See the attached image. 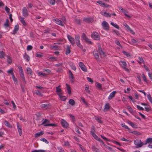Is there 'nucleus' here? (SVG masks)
<instances>
[{"mask_svg": "<svg viewBox=\"0 0 152 152\" xmlns=\"http://www.w3.org/2000/svg\"><path fill=\"white\" fill-rule=\"evenodd\" d=\"M71 46L69 45H67L66 50V55H68L71 52Z\"/></svg>", "mask_w": 152, "mask_h": 152, "instance_id": "nucleus-18", "label": "nucleus"}, {"mask_svg": "<svg viewBox=\"0 0 152 152\" xmlns=\"http://www.w3.org/2000/svg\"><path fill=\"white\" fill-rule=\"evenodd\" d=\"M115 44L118 45L119 46H120L121 48H122V46L120 44V43L118 40H116L115 41Z\"/></svg>", "mask_w": 152, "mask_h": 152, "instance_id": "nucleus-54", "label": "nucleus"}, {"mask_svg": "<svg viewBox=\"0 0 152 152\" xmlns=\"http://www.w3.org/2000/svg\"><path fill=\"white\" fill-rule=\"evenodd\" d=\"M17 126L19 135L20 136H21V134H22V129L21 126L18 123H17Z\"/></svg>", "mask_w": 152, "mask_h": 152, "instance_id": "nucleus-12", "label": "nucleus"}, {"mask_svg": "<svg viewBox=\"0 0 152 152\" xmlns=\"http://www.w3.org/2000/svg\"><path fill=\"white\" fill-rule=\"evenodd\" d=\"M51 126L53 127H56L57 126V125L55 124H47L44 125V126Z\"/></svg>", "mask_w": 152, "mask_h": 152, "instance_id": "nucleus-29", "label": "nucleus"}, {"mask_svg": "<svg viewBox=\"0 0 152 152\" xmlns=\"http://www.w3.org/2000/svg\"><path fill=\"white\" fill-rule=\"evenodd\" d=\"M20 76L22 78L23 82L25 83H26V81L25 78L24 76L23 72L22 73H20Z\"/></svg>", "mask_w": 152, "mask_h": 152, "instance_id": "nucleus-22", "label": "nucleus"}, {"mask_svg": "<svg viewBox=\"0 0 152 152\" xmlns=\"http://www.w3.org/2000/svg\"><path fill=\"white\" fill-rule=\"evenodd\" d=\"M18 67L20 73L23 72L22 67L21 66H18Z\"/></svg>", "mask_w": 152, "mask_h": 152, "instance_id": "nucleus-60", "label": "nucleus"}, {"mask_svg": "<svg viewBox=\"0 0 152 152\" xmlns=\"http://www.w3.org/2000/svg\"><path fill=\"white\" fill-rule=\"evenodd\" d=\"M83 21L87 23H89L91 21V20L89 18H85L83 19Z\"/></svg>", "mask_w": 152, "mask_h": 152, "instance_id": "nucleus-42", "label": "nucleus"}, {"mask_svg": "<svg viewBox=\"0 0 152 152\" xmlns=\"http://www.w3.org/2000/svg\"><path fill=\"white\" fill-rule=\"evenodd\" d=\"M27 71L28 74H30V75L32 74V70L30 68L28 67L27 68Z\"/></svg>", "mask_w": 152, "mask_h": 152, "instance_id": "nucleus-44", "label": "nucleus"}, {"mask_svg": "<svg viewBox=\"0 0 152 152\" xmlns=\"http://www.w3.org/2000/svg\"><path fill=\"white\" fill-rule=\"evenodd\" d=\"M69 79H70L71 82L72 83H73L74 82V78L72 73L70 70L69 71Z\"/></svg>", "mask_w": 152, "mask_h": 152, "instance_id": "nucleus-14", "label": "nucleus"}, {"mask_svg": "<svg viewBox=\"0 0 152 152\" xmlns=\"http://www.w3.org/2000/svg\"><path fill=\"white\" fill-rule=\"evenodd\" d=\"M5 53L3 51H0V58H2L4 57Z\"/></svg>", "mask_w": 152, "mask_h": 152, "instance_id": "nucleus-51", "label": "nucleus"}, {"mask_svg": "<svg viewBox=\"0 0 152 152\" xmlns=\"http://www.w3.org/2000/svg\"><path fill=\"white\" fill-rule=\"evenodd\" d=\"M69 115L70 118L72 119V121H75V118L74 116L71 114H70Z\"/></svg>", "mask_w": 152, "mask_h": 152, "instance_id": "nucleus-45", "label": "nucleus"}, {"mask_svg": "<svg viewBox=\"0 0 152 152\" xmlns=\"http://www.w3.org/2000/svg\"><path fill=\"white\" fill-rule=\"evenodd\" d=\"M61 123L62 126L64 128H67L68 126V124L64 120H62Z\"/></svg>", "mask_w": 152, "mask_h": 152, "instance_id": "nucleus-6", "label": "nucleus"}, {"mask_svg": "<svg viewBox=\"0 0 152 152\" xmlns=\"http://www.w3.org/2000/svg\"><path fill=\"white\" fill-rule=\"evenodd\" d=\"M101 117H98L97 116H95V119L99 123L102 124V121L101 119Z\"/></svg>", "mask_w": 152, "mask_h": 152, "instance_id": "nucleus-21", "label": "nucleus"}, {"mask_svg": "<svg viewBox=\"0 0 152 152\" xmlns=\"http://www.w3.org/2000/svg\"><path fill=\"white\" fill-rule=\"evenodd\" d=\"M92 149H93V151L96 152H100V151L98 148H96L95 146L94 145H92Z\"/></svg>", "mask_w": 152, "mask_h": 152, "instance_id": "nucleus-26", "label": "nucleus"}, {"mask_svg": "<svg viewBox=\"0 0 152 152\" xmlns=\"http://www.w3.org/2000/svg\"><path fill=\"white\" fill-rule=\"evenodd\" d=\"M58 46L57 45H50V48L52 49H54V50H56L58 49Z\"/></svg>", "mask_w": 152, "mask_h": 152, "instance_id": "nucleus-41", "label": "nucleus"}, {"mask_svg": "<svg viewBox=\"0 0 152 152\" xmlns=\"http://www.w3.org/2000/svg\"><path fill=\"white\" fill-rule=\"evenodd\" d=\"M147 143L151 144L152 143V138L149 137L147 138L144 142V145H146Z\"/></svg>", "mask_w": 152, "mask_h": 152, "instance_id": "nucleus-11", "label": "nucleus"}, {"mask_svg": "<svg viewBox=\"0 0 152 152\" xmlns=\"http://www.w3.org/2000/svg\"><path fill=\"white\" fill-rule=\"evenodd\" d=\"M81 37L83 38V39L84 40H85L86 39H87L88 38L86 37V35L84 33L82 34Z\"/></svg>", "mask_w": 152, "mask_h": 152, "instance_id": "nucleus-52", "label": "nucleus"}, {"mask_svg": "<svg viewBox=\"0 0 152 152\" xmlns=\"http://www.w3.org/2000/svg\"><path fill=\"white\" fill-rule=\"evenodd\" d=\"M32 47L31 45H28L27 46V50H32Z\"/></svg>", "mask_w": 152, "mask_h": 152, "instance_id": "nucleus-61", "label": "nucleus"}, {"mask_svg": "<svg viewBox=\"0 0 152 152\" xmlns=\"http://www.w3.org/2000/svg\"><path fill=\"white\" fill-rule=\"evenodd\" d=\"M40 140L41 141H42L44 142L47 144H48L49 143L48 141L46 139L44 138H42L41 139H40Z\"/></svg>", "mask_w": 152, "mask_h": 152, "instance_id": "nucleus-49", "label": "nucleus"}, {"mask_svg": "<svg viewBox=\"0 0 152 152\" xmlns=\"http://www.w3.org/2000/svg\"><path fill=\"white\" fill-rule=\"evenodd\" d=\"M42 108H47L48 106V104H41L40 106Z\"/></svg>", "mask_w": 152, "mask_h": 152, "instance_id": "nucleus-56", "label": "nucleus"}, {"mask_svg": "<svg viewBox=\"0 0 152 152\" xmlns=\"http://www.w3.org/2000/svg\"><path fill=\"white\" fill-rule=\"evenodd\" d=\"M98 50L100 55L101 56H104V53L102 51L100 45H98Z\"/></svg>", "mask_w": 152, "mask_h": 152, "instance_id": "nucleus-9", "label": "nucleus"}, {"mask_svg": "<svg viewBox=\"0 0 152 152\" xmlns=\"http://www.w3.org/2000/svg\"><path fill=\"white\" fill-rule=\"evenodd\" d=\"M50 122V121L47 119H45L44 121H43V122L42 123L39 125H43L44 126V125L47 124H48Z\"/></svg>", "mask_w": 152, "mask_h": 152, "instance_id": "nucleus-28", "label": "nucleus"}, {"mask_svg": "<svg viewBox=\"0 0 152 152\" xmlns=\"http://www.w3.org/2000/svg\"><path fill=\"white\" fill-rule=\"evenodd\" d=\"M85 90L87 92L88 94L90 93V91L89 90V87L88 86H86L85 88Z\"/></svg>", "mask_w": 152, "mask_h": 152, "instance_id": "nucleus-63", "label": "nucleus"}, {"mask_svg": "<svg viewBox=\"0 0 152 152\" xmlns=\"http://www.w3.org/2000/svg\"><path fill=\"white\" fill-rule=\"evenodd\" d=\"M79 65L82 71L85 72H86L87 71V69L86 67L83 63L82 62H79Z\"/></svg>", "mask_w": 152, "mask_h": 152, "instance_id": "nucleus-4", "label": "nucleus"}, {"mask_svg": "<svg viewBox=\"0 0 152 152\" xmlns=\"http://www.w3.org/2000/svg\"><path fill=\"white\" fill-rule=\"evenodd\" d=\"M53 21L57 24H58L62 26H64L63 23H62L61 21L59 20L57 18L55 19Z\"/></svg>", "mask_w": 152, "mask_h": 152, "instance_id": "nucleus-7", "label": "nucleus"}, {"mask_svg": "<svg viewBox=\"0 0 152 152\" xmlns=\"http://www.w3.org/2000/svg\"><path fill=\"white\" fill-rule=\"evenodd\" d=\"M79 129H80V130H81V129L78 126H77L75 127V130L76 131V132L78 133L79 134H80V133L79 131Z\"/></svg>", "mask_w": 152, "mask_h": 152, "instance_id": "nucleus-46", "label": "nucleus"}, {"mask_svg": "<svg viewBox=\"0 0 152 152\" xmlns=\"http://www.w3.org/2000/svg\"><path fill=\"white\" fill-rule=\"evenodd\" d=\"M110 6L108 4H106L104 2H103V5H102V7H109Z\"/></svg>", "mask_w": 152, "mask_h": 152, "instance_id": "nucleus-58", "label": "nucleus"}, {"mask_svg": "<svg viewBox=\"0 0 152 152\" xmlns=\"http://www.w3.org/2000/svg\"><path fill=\"white\" fill-rule=\"evenodd\" d=\"M22 13L23 16L25 17H26L28 15V13L26 7H24L22 10Z\"/></svg>", "mask_w": 152, "mask_h": 152, "instance_id": "nucleus-10", "label": "nucleus"}, {"mask_svg": "<svg viewBox=\"0 0 152 152\" xmlns=\"http://www.w3.org/2000/svg\"><path fill=\"white\" fill-rule=\"evenodd\" d=\"M129 132L133 134L136 135H139L140 134V132L135 131L130 132Z\"/></svg>", "mask_w": 152, "mask_h": 152, "instance_id": "nucleus-37", "label": "nucleus"}, {"mask_svg": "<svg viewBox=\"0 0 152 152\" xmlns=\"http://www.w3.org/2000/svg\"><path fill=\"white\" fill-rule=\"evenodd\" d=\"M127 123L128 124L131 126L132 127H135V125L133 122H131L130 121L128 120L127 121Z\"/></svg>", "mask_w": 152, "mask_h": 152, "instance_id": "nucleus-32", "label": "nucleus"}, {"mask_svg": "<svg viewBox=\"0 0 152 152\" xmlns=\"http://www.w3.org/2000/svg\"><path fill=\"white\" fill-rule=\"evenodd\" d=\"M113 32H115L117 35L118 36H120V34L119 33V32L118 31L115 30H113Z\"/></svg>", "mask_w": 152, "mask_h": 152, "instance_id": "nucleus-64", "label": "nucleus"}, {"mask_svg": "<svg viewBox=\"0 0 152 152\" xmlns=\"http://www.w3.org/2000/svg\"><path fill=\"white\" fill-rule=\"evenodd\" d=\"M102 25L104 29L107 30H108L109 26L108 23L105 21H103L102 23Z\"/></svg>", "mask_w": 152, "mask_h": 152, "instance_id": "nucleus-3", "label": "nucleus"}, {"mask_svg": "<svg viewBox=\"0 0 152 152\" xmlns=\"http://www.w3.org/2000/svg\"><path fill=\"white\" fill-rule=\"evenodd\" d=\"M19 28V26L18 25H16L15 26L14 29L13 31L12 34L14 35L18 31Z\"/></svg>", "mask_w": 152, "mask_h": 152, "instance_id": "nucleus-16", "label": "nucleus"}, {"mask_svg": "<svg viewBox=\"0 0 152 152\" xmlns=\"http://www.w3.org/2000/svg\"><path fill=\"white\" fill-rule=\"evenodd\" d=\"M91 37L94 40H99L100 39V37L99 34L96 31L94 32L91 34Z\"/></svg>", "mask_w": 152, "mask_h": 152, "instance_id": "nucleus-2", "label": "nucleus"}, {"mask_svg": "<svg viewBox=\"0 0 152 152\" xmlns=\"http://www.w3.org/2000/svg\"><path fill=\"white\" fill-rule=\"evenodd\" d=\"M67 37L71 44L72 45H74L75 44L74 38L69 35H68L67 36Z\"/></svg>", "mask_w": 152, "mask_h": 152, "instance_id": "nucleus-5", "label": "nucleus"}, {"mask_svg": "<svg viewBox=\"0 0 152 152\" xmlns=\"http://www.w3.org/2000/svg\"><path fill=\"white\" fill-rule=\"evenodd\" d=\"M58 149L59 152H64L63 149L61 147H58Z\"/></svg>", "mask_w": 152, "mask_h": 152, "instance_id": "nucleus-62", "label": "nucleus"}, {"mask_svg": "<svg viewBox=\"0 0 152 152\" xmlns=\"http://www.w3.org/2000/svg\"><path fill=\"white\" fill-rule=\"evenodd\" d=\"M134 143L136 148H139L142 147L144 145V142H142L140 139H137L134 141Z\"/></svg>", "mask_w": 152, "mask_h": 152, "instance_id": "nucleus-1", "label": "nucleus"}, {"mask_svg": "<svg viewBox=\"0 0 152 152\" xmlns=\"http://www.w3.org/2000/svg\"><path fill=\"white\" fill-rule=\"evenodd\" d=\"M101 14L107 17H111V15L110 13H107L106 12H101Z\"/></svg>", "mask_w": 152, "mask_h": 152, "instance_id": "nucleus-19", "label": "nucleus"}, {"mask_svg": "<svg viewBox=\"0 0 152 152\" xmlns=\"http://www.w3.org/2000/svg\"><path fill=\"white\" fill-rule=\"evenodd\" d=\"M96 83L97 85L96 86V87L99 90H101L102 89V85L98 82H96Z\"/></svg>", "mask_w": 152, "mask_h": 152, "instance_id": "nucleus-31", "label": "nucleus"}, {"mask_svg": "<svg viewBox=\"0 0 152 152\" xmlns=\"http://www.w3.org/2000/svg\"><path fill=\"white\" fill-rule=\"evenodd\" d=\"M75 22L78 24H80L81 23L80 20L79 19H75Z\"/></svg>", "mask_w": 152, "mask_h": 152, "instance_id": "nucleus-59", "label": "nucleus"}, {"mask_svg": "<svg viewBox=\"0 0 152 152\" xmlns=\"http://www.w3.org/2000/svg\"><path fill=\"white\" fill-rule=\"evenodd\" d=\"M4 124L7 127L11 128L12 127V126L10 125V124L7 121H5L4 122Z\"/></svg>", "mask_w": 152, "mask_h": 152, "instance_id": "nucleus-30", "label": "nucleus"}, {"mask_svg": "<svg viewBox=\"0 0 152 152\" xmlns=\"http://www.w3.org/2000/svg\"><path fill=\"white\" fill-rule=\"evenodd\" d=\"M95 131V127L93 126L92 127L91 131V134H93V133H94V132Z\"/></svg>", "mask_w": 152, "mask_h": 152, "instance_id": "nucleus-57", "label": "nucleus"}, {"mask_svg": "<svg viewBox=\"0 0 152 152\" xmlns=\"http://www.w3.org/2000/svg\"><path fill=\"white\" fill-rule=\"evenodd\" d=\"M66 88L68 91V94L70 95L71 93V88L69 85L68 84H66Z\"/></svg>", "mask_w": 152, "mask_h": 152, "instance_id": "nucleus-23", "label": "nucleus"}, {"mask_svg": "<svg viewBox=\"0 0 152 152\" xmlns=\"http://www.w3.org/2000/svg\"><path fill=\"white\" fill-rule=\"evenodd\" d=\"M39 75H41L42 77H46L47 76V74L45 73H43L42 72H39Z\"/></svg>", "mask_w": 152, "mask_h": 152, "instance_id": "nucleus-34", "label": "nucleus"}, {"mask_svg": "<svg viewBox=\"0 0 152 152\" xmlns=\"http://www.w3.org/2000/svg\"><path fill=\"white\" fill-rule=\"evenodd\" d=\"M9 20L8 19H7L5 22L4 24V26L6 27H7L9 26Z\"/></svg>", "mask_w": 152, "mask_h": 152, "instance_id": "nucleus-36", "label": "nucleus"}, {"mask_svg": "<svg viewBox=\"0 0 152 152\" xmlns=\"http://www.w3.org/2000/svg\"><path fill=\"white\" fill-rule=\"evenodd\" d=\"M142 78L144 81L147 83V80L144 74H142Z\"/></svg>", "mask_w": 152, "mask_h": 152, "instance_id": "nucleus-48", "label": "nucleus"}, {"mask_svg": "<svg viewBox=\"0 0 152 152\" xmlns=\"http://www.w3.org/2000/svg\"><path fill=\"white\" fill-rule=\"evenodd\" d=\"M80 36L79 35H75V38L77 45H79L80 43Z\"/></svg>", "mask_w": 152, "mask_h": 152, "instance_id": "nucleus-13", "label": "nucleus"}, {"mask_svg": "<svg viewBox=\"0 0 152 152\" xmlns=\"http://www.w3.org/2000/svg\"><path fill=\"white\" fill-rule=\"evenodd\" d=\"M110 107V106L109 103H107L105 104L104 105V112H106L109 110Z\"/></svg>", "mask_w": 152, "mask_h": 152, "instance_id": "nucleus-15", "label": "nucleus"}, {"mask_svg": "<svg viewBox=\"0 0 152 152\" xmlns=\"http://www.w3.org/2000/svg\"><path fill=\"white\" fill-rule=\"evenodd\" d=\"M20 21L23 25L24 26H26V23L24 19L23 18H21Z\"/></svg>", "mask_w": 152, "mask_h": 152, "instance_id": "nucleus-39", "label": "nucleus"}, {"mask_svg": "<svg viewBox=\"0 0 152 152\" xmlns=\"http://www.w3.org/2000/svg\"><path fill=\"white\" fill-rule=\"evenodd\" d=\"M64 145L66 147H69L70 146V144L69 142L67 141H65L64 142Z\"/></svg>", "mask_w": 152, "mask_h": 152, "instance_id": "nucleus-50", "label": "nucleus"}, {"mask_svg": "<svg viewBox=\"0 0 152 152\" xmlns=\"http://www.w3.org/2000/svg\"><path fill=\"white\" fill-rule=\"evenodd\" d=\"M93 54L94 55V56L95 59H96L97 60H99V56L98 54V51L97 50H94L93 52Z\"/></svg>", "mask_w": 152, "mask_h": 152, "instance_id": "nucleus-8", "label": "nucleus"}, {"mask_svg": "<svg viewBox=\"0 0 152 152\" xmlns=\"http://www.w3.org/2000/svg\"><path fill=\"white\" fill-rule=\"evenodd\" d=\"M23 57L24 59L26 61L28 62L30 60L29 56L25 53L23 55Z\"/></svg>", "mask_w": 152, "mask_h": 152, "instance_id": "nucleus-17", "label": "nucleus"}, {"mask_svg": "<svg viewBox=\"0 0 152 152\" xmlns=\"http://www.w3.org/2000/svg\"><path fill=\"white\" fill-rule=\"evenodd\" d=\"M120 62L122 64L123 68L125 67L126 66L127 64L125 61H120Z\"/></svg>", "mask_w": 152, "mask_h": 152, "instance_id": "nucleus-55", "label": "nucleus"}, {"mask_svg": "<svg viewBox=\"0 0 152 152\" xmlns=\"http://www.w3.org/2000/svg\"><path fill=\"white\" fill-rule=\"evenodd\" d=\"M91 135L96 140L99 139V137L94 133H93Z\"/></svg>", "mask_w": 152, "mask_h": 152, "instance_id": "nucleus-53", "label": "nucleus"}, {"mask_svg": "<svg viewBox=\"0 0 152 152\" xmlns=\"http://www.w3.org/2000/svg\"><path fill=\"white\" fill-rule=\"evenodd\" d=\"M60 87L61 86L59 85V86L56 87V92L57 94L58 93L62 94L61 90L60 88H59V87Z\"/></svg>", "mask_w": 152, "mask_h": 152, "instance_id": "nucleus-25", "label": "nucleus"}, {"mask_svg": "<svg viewBox=\"0 0 152 152\" xmlns=\"http://www.w3.org/2000/svg\"><path fill=\"white\" fill-rule=\"evenodd\" d=\"M122 53L125 55L126 56L129 57V56H130L131 55H130V54L129 53L126 52L125 51H122Z\"/></svg>", "mask_w": 152, "mask_h": 152, "instance_id": "nucleus-47", "label": "nucleus"}, {"mask_svg": "<svg viewBox=\"0 0 152 152\" xmlns=\"http://www.w3.org/2000/svg\"><path fill=\"white\" fill-rule=\"evenodd\" d=\"M110 24L116 28H117L118 29L119 28V26L117 24H115L113 22H111L110 23Z\"/></svg>", "mask_w": 152, "mask_h": 152, "instance_id": "nucleus-40", "label": "nucleus"}, {"mask_svg": "<svg viewBox=\"0 0 152 152\" xmlns=\"http://www.w3.org/2000/svg\"><path fill=\"white\" fill-rule=\"evenodd\" d=\"M7 62L8 64H11L12 62V59L9 56H7Z\"/></svg>", "mask_w": 152, "mask_h": 152, "instance_id": "nucleus-35", "label": "nucleus"}, {"mask_svg": "<svg viewBox=\"0 0 152 152\" xmlns=\"http://www.w3.org/2000/svg\"><path fill=\"white\" fill-rule=\"evenodd\" d=\"M69 103L72 105H74L75 104V102L73 99H71L69 100Z\"/></svg>", "mask_w": 152, "mask_h": 152, "instance_id": "nucleus-33", "label": "nucleus"}, {"mask_svg": "<svg viewBox=\"0 0 152 152\" xmlns=\"http://www.w3.org/2000/svg\"><path fill=\"white\" fill-rule=\"evenodd\" d=\"M13 69L12 68H11L10 69L8 70L7 72L8 74L11 75L12 76L14 75V74L13 72Z\"/></svg>", "mask_w": 152, "mask_h": 152, "instance_id": "nucleus-24", "label": "nucleus"}, {"mask_svg": "<svg viewBox=\"0 0 152 152\" xmlns=\"http://www.w3.org/2000/svg\"><path fill=\"white\" fill-rule=\"evenodd\" d=\"M85 41V42L88 44L92 45V42L90 41V40L88 38H87Z\"/></svg>", "mask_w": 152, "mask_h": 152, "instance_id": "nucleus-43", "label": "nucleus"}, {"mask_svg": "<svg viewBox=\"0 0 152 152\" xmlns=\"http://www.w3.org/2000/svg\"><path fill=\"white\" fill-rule=\"evenodd\" d=\"M121 126L124 127L126 129H127L128 130H130V128H129L127 126L125 125V123H121Z\"/></svg>", "mask_w": 152, "mask_h": 152, "instance_id": "nucleus-38", "label": "nucleus"}, {"mask_svg": "<svg viewBox=\"0 0 152 152\" xmlns=\"http://www.w3.org/2000/svg\"><path fill=\"white\" fill-rule=\"evenodd\" d=\"M58 95L59 96L60 98L61 99L62 101H65V100L66 98L65 96H63L62 95V94H58Z\"/></svg>", "mask_w": 152, "mask_h": 152, "instance_id": "nucleus-27", "label": "nucleus"}, {"mask_svg": "<svg viewBox=\"0 0 152 152\" xmlns=\"http://www.w3.org/2000/svg\"><path fill=\"white\" fill-rule=\"evenodd\" d=\"M116 93V91H113L110 94V95L108 97V99L110 100L114 96Z\"/></svg>", "mask_w": 152, "mask_h": 152, "instance_id": "nucleus-20", "label": "nucleus"}]
</instances>
